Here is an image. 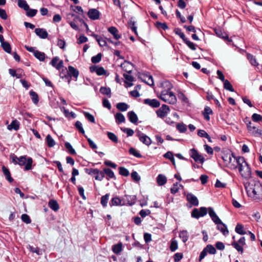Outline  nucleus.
Returning <instances> with one entry per match:
<instances>
[{
    "label": "nucleus",
    "mask_w": 262,
    "mask_h": 262,
    "mask_svg": "<svg viewBox=\"0 0 262 262\" xmlns=\"http://www.w3.org/2000/svg\"><path fill=\"white\" fill-rule=\"evenodd\" d=\"M104 174H106V179L109 180L110 179H116L114 172L110 168H105L103 169Z\"/></svg>",
    "instance_id": "c85d7f7f"
},
{
    "label": "nucleus",
    "mask_w": 262,
    "mask_h": 262,
    "mask_svg": "<svg viewBox=\"0 0 262 262\" xmlns=\"http://www.w3.org/2000/svg\"><path fill=\"white\" fill-rule=\"evenodd\" d=\"M109 194H106L103 195L101 198V204L103 207H105L107 206V202L109 199Z\"/></svg>",
    "instance_id": "de8ad7c7"
},
{
    "label": "nucleus",
    "mask_w": 262,
    "mask_h": 262,
    "mask_svg": "<svg viewBox=\"0 0 262 262\" xmlns=\"http://www.w3.org/2000/svg\"><path fill=\"white\" fill-rule=\"evenodd\" d=\"M162 86L166 89L162 90L158 97L165 102L175 104L177 99L174 94L170 91L172 88V84L168 81H165L162 83Z\"/></svg>",
    "instance_id": "f257e3e1"
},
{
    "label": "nucleus",
    "mask_w": 262,
    "mask_h": 262,
    "mask_svg": "<svg viewBox=\"0 0 262 262\" xmlns=\"http://www.w3.org/2000/svg\"><path fill=\"white\" fill-rule=\"evenodd\" d=\"M190 157L194 159L195 162H200L201 163H203L204 161V157L194 148L191 149L190 150Z\"/></svg>",
    "instance_id": "6e6552de"
},
{
    "label": "nucleus",
    "mask_w": 262,
    "mask_h": 262,
    "mask_svg": "<svg viewBox=\"0 0 262 262\" xmlns=\"http://www.w3.org/2000/svg\"><path fill=\"white\" fill-rule=\"evenodd\" d=\"M136 196L135 195H125L123 198L124 205H128L132 206L134 205L136 203Z\"/></svg>",
    "instance_id": "ddd939ff"
},
{
    "label": "nucleus",
    "mask_w": 262,
    "mask_h": 262,
    "mask_svg": "<svg viewBox=\"0 0 262 262\" xmlns=\"http://www.w3.org/2000/svg\"><path fill=\"white\" fill-rule=\"evenodd\" d=\"M108 31L113 35L115 39L118 40L121 38V35L119 34V31L115 27H111L108 28Z\"/></svg>",
    "instance_id": "b1692460"
},
{
    "label": "nucleus",
    "mask_w": 262,
    "mask_h": 262,
    "mask_svg": "<svg viewBox=\"0 0 262 262\" xmlns=\"http://www.w3.org/2000/svg\"><path fill=\"white\" fill-rule=\"evenodd\" d=\"M91 72H96L97 75H104L106 74V70L103 68L98 66H92L90 67Z\"/></svg>",
    "instance_id": "9b49d317"
},
{
    "label": "nucleus",
    "mask_w": 262,
    "mask_h": 262,
    "mask_svg": "<svg viewBox=\"0 0 262 262\" xmlns=\"http://www.w3.org/2000/svg\"><path fill=\"white\" fill-rule=\"evenodd\" d=\"M184 42L192 50L194 51V50H196V45L195 44H194L193 42H192L190 41V40H188L187 38Z\"/></svg>",
    "instance_id": "0e129e2a"
},
{
    "label": "nucleus",
    "mask_w": 262,
    "mask_h": 262,
    "mask_svg": "<svg viewBox=\"0 0 262 262\" xmlns=\"http://www.w3.org/2000/svg\"><path fill=\"white\" fill-rule=\"evenodd\" d=\"M100 92L103 95H107L109 98L111 97V90L110 88L101 87Z\"/></svg>",
    "instance_id": "58836bf2"
},
{
    "label": "nucleus",
    "mask_w": 262,
    "mask_h": 262,
    "mask_svg": "<svg viewBox=\"0 0 262 262\" xmlns=\"http://www.w3.org/2000/svg\"><path fill=\"white\" fill-rule=\"evenodd\" d=\"M180 187H183V186L181 184H179L178 183H176L173 184L172 187L170 189V192L172 194H175L178 192Z\"/></svg>",
    "instance_id": "79ce46f5"
},
{
    "label": "nucleus",
    "mask_w": 262,
    "mask_h": 262,
    "mask_svg": "<svg viewBox=\"0 0 262 262\" xmlns=\"http://www.w3.org/2000/svg\"><path fill=\"white\" fill-rule=\"evenodd\" d=\"M143 103L154 108L158 107L160 105V102L156 99H145L143 100Z\"/></svg>",
    "instance_id": "4468645a"
},
{
    "label": "nucleus",
    "mask_w": 262,
    "mask_h": 262,
    "mask_svg": "<svg viewBox=\"0 0 262 262\" xmlns=\"http://www.w3.org/2000/svg\"><path fill=\"white\" fill-rule=\"evenodd\" d=\"M1 47L3 50L8 53H10L11 52V47L10 43L8 42H5L1 44Z\"/></svg>",
    "instance_id": "49530a36"
},
{
    "label": "nucleus",
    "mask_w": 262,
    "mask_h": 262,
    "mask_svg": "<svg viewBox=\"0 0 262 262\" xmlns=\"http://www.w3.org/2000/svg\"><path fill=\"white\" fill-rule=\"evenodd\" d=\"M249 133L256 137H259L262 136V129L254 126L249 127Z\"/></svg>",
    "instance_id": "f3484780"
},
{
    "label": "nucleus",
    "mask_w": 262,
    "mask_h": 262,
    "mask_svg": "<svg viewBox=\"0 0 262 262\" xmlns=\"http://www.w3.org/2000/svg\"><path fill=\"white\" fill-rule=\"evenodd\" d=\"M178 242L174 239H172L170 243V250L172 252L175 251L178 249Z\"/></svg>",
    "instance_id": "3c124183"
},
{
    "label": "nucleus",
    "mask_w": 262,
    "mask_h": 262,
    "mask_svg": "<svg viewBox=\"0 0 262 262\" xmlns=\"http://www.w3.org/2000/svg\"><path fill=\"white\" fill-rule=\"evenodd\" d=\"M167 182L166 177L162 174H160L157 178V182L159 186L164 185Z\"/></svg>",
    "instance_id": "2f4dec72"
},
{
    "label": "nucleus",
    "mask_w": 262,
    "mask_h": 262,
    "mask_svg": "<svg viewBox=\"0 0 262 262\" xmlns=\"http://www.w3.org/2000/svg\"><path fill=\"white\" fill-rule=\"evenodd\" d=\"M2 170L6 177V179L10 182L12 183L13 182V179L11 177V173L9 170L5 166L2 167Z\"/></svg>",
    "instance_id": "c756f323"
},
{
    "label": "nucleus",
    "mask_w": 262,
    "mask_h": 262,
    "mask_svg": "<svg viewBox=\"0 0 262 262\" xmlns=\"http://www.w3.org/2000/svg\"><path fill=\"white\" fill-rule=\"evenodd\" d=\"M49 207L53 211H57L59 209V206L58 202L55 200H51L49 202Z\"/></svg>",
    "instance_id": "cd10ccee"
},
{
    "label": "nucleus",
    "mask_w": 262,
    "mask_h": 262,
    "mask_svg": "<svg viewBox=\"0 0 262 262\" xmlns=\"http://www.w3.org/2000/svg\"><path fill=\"white\" fill-rule=\"evenodd\" d=\"M112 251L116 254H119L122 251V243L120 242L112 246Z\"/></svg>",
    "instance_id": "7c9ffc66"
},
{
    "label": "nucleus",
    "mask_w": 262,
    "mask_h": 262,
    "mask_svg": "<svg viewBox=\"0 0 262 262\" xmlns=\"http://www.w3.org/2000/svg\"><path fill=\"white\" fill-rule=\"evenodd\" d=\"M17 163L20 166L25 165V170H29L32 169V164L33 160L31 158L29 157L27 159L26 156H21L17 159Z\"/></svg>",
    "instance_id": "7ed1b4c3"
},
{
    "label": "nucleus",
    "mask_w": 262,
    "mask_h": 262,
    "mask_svg": "<svg viewBox=\"0 0 262 262\" xmlns=\"http://www.w3.org/2000/svg\"><path fill=\"white\" fill-rule=\"evenodd\" d=\"M123 201V198L121 199L118 196H115L111 200L110 205L111 207L114 206H123L124 205V202Z\"/></svg>",
    "instance_id": "2eb2a0df"
},
{
    "label": "nucleus",
    "mask_w": 262,
    "mask_h": 262,
    "mask_svg": "<svg viewBox=\"0 0 262 262\" xmlns=\"http://www.w3.org/2000/svg\"><path fill=\"white\" fill-rule=\"evenodd\" d=\"M236 233L241 235L246 234V232L244 230V226L240 224H237L235 229Z\"/></svg>",
    "instance_id": "a18cd8bd"
},
{
    "label": "nucleus",
    "mask_w": 262,
    "mask_h": 262,
    "mask_svg": "<svg viewBox=\"0 0 262 262\" xmlns=\"http://www.w3.org/2000/svg\"><path fill=\"white\" fill-rule=\"evenodd\" d=\"M215 224L217 225V229L219 230L224 235H226L228 234L229 231L226 225L224 224L221 220L220 222H216Z\"/></svg>",
    "instance_id": "dca6fc26"
},
{
    "label": "nucleus",
    "mask_w": 262,
    "mask_h": 262,
    "mask_svg": "<svg viewBox=\"0 0 262 262\" xmlns=\"http://www.w3.org/2000/svg\"><path fill=\"white\" fill-rule=\"evenodd\" d=\"M102 54L101 53H98L96 56L92 57L91 61L93 63H97L100 61L101 60Z\"/></svg>",
    "instance_id": "6e6d98bb"
},
{
    "label": "nucleus",
    "mask_w": 262,
    "mask_h": 262,
    "mask_svg": "<svg viewBox=\"0 0 262 262\" xmlns=\"http://www.w3.org/2000/svg\"><path fill=\"white\" fill-rule=\"evenodd\" d=\"M76 128L78 130L79 133L84 135L85 132L83 128L82 124L79 121H77L75 124Z\"/></svg>",
    "instance_id": "603ef678"
},
{
    "label": "nucleus",
    "mask_w": 262,
    "mask_h": 262,
    "mask_svg": "<svg viewBox=\"0 0 262 262\" xmlns=\"http://www.w3.org/2000/svg\"><path fill=\"white\" fill-rule=\"evenodd\" d=\"M127 117L130 122L134 124H136L138 121V117L136 113L133 111H130L127 113Z\"/></svg>",
    "instance_id": "bb28decb"
},
{
    "label": "nucleus",
    "mask_w": 262,
    "mask_h": 262,
    "mask_svg": "<svg viewBox=\"0 0 262 262\" xmlns=\"http://www.w3.org/2000/svg\"><path fill=\"white\" fill-rule=\"evenodd\" d=\"M207 252L211 254H214L216 253L215 248L211 245H208L205 248Z\"/></svg>",
    "instance_id": "338daca9"
},
{
    "label": "nucleus",
    "mask_w": 262,
    "mask_h": 262,
    "mask_svg": "<svg viewBox=\"0 0 262 262\" xmlns=\"http://www.w3.org/2000/svg\"><path fill=\"white\" fill-rule=\"evenodd\" d=\"M120 66L123 70L129 74L132 71L133 64L128 61H124V62L122 63Z\"/></svg>",
    "instance_id": "412c9836"
},
{
    "label": "nucleus",
    "mask_w": 262,
    "mask_h": 262,
    "mask_svg": "<svg viewBox=\"0 0 262 262\" xmlns=\"http://www.w3.org/2000/svg\"><path fill=\"white\" fill-rule=\"evenodd\" d=\"M107 135L108 138L111 140H112V141H113L115 143H117L118 142V138L116 136V135H115L114 133H111V132H107Z\"/></svg>",
    "instance_id": "680f3d73"
},
{
    "label": "nucleus",
    "mask_w": 262,
    "mask_h": 262,
    "mask_svg": "<svg viewBox=\"0 0 262 262\" xmlns=\"http://www.w3.org/2000/svg\"><path fill=\"white\" fill-rule=\"evenodd\" d=\"M224 82V89L230 91V92H233L234 89L232 87V85L230 83V82L228 80H226Z\"/></svg>",
    "instance_id": "5fc2aeb1"
},
{
    "label": "nucleus",
    "mask_w": 262,
    "mask_h": 262,
    "mask_svg": "<svg viewBox=\"0 0 262 262\" xmlns=\"http://www.w3.org/2000/svg\"><path fill=\"white\" fill-rule=\"evenodd\" d=\"M93 36L95 38L101 47H104L106 46V41L103 39L101 37L99 36L98 35L94 34Z\"/></svg>",
    "instance_id": "f704fd0d"
},
{
    "label": "nucleus",
    "mask_w": 262,
    "mask_h": 262,
    "mask_svg": "<svg viewBox=\"0 0 262 262\" xmlns=\"http://www.w3.org/2000/svg\"><path fill=\"white\" fill-rule=\"evenodd\" d=\"M187 201L192 205L197 206L199 205V201L195 195L191 193H189L186 196Z\"/></svg>",
    "instance_id": "a211bd4d"
},
{
    "label": "nucleus",
    "mask_w": 262,
    "mask_h": 262,
    "mask_svg": "<svg viewBox=\"0 0 262 262\" xmlns=\"http://www.w3.org/2000/svg\"><path fill=\"white\" fill-rule=\"evenodd\" d=\"M84 117L91 122L92 123H95V120L94 117L90 114L89 112H84L83 113Z\"/></svg>",
    "instance_id": "052dcab7"
},
{
    "label": "nucleus",
    "mask_w": 262,
    "mask_h": 262,
    "mask_svg": "<svg viewBox=\"0 0 262 262\" xmlns=\"http://www.w3.org/2000/svg\"><path fill=\"white\" fill-rule=\"evenodd\" d=\"M212 113L213 112L211 108L208 106H206L203 112V115L205 119L207 121H209L210 120V117L209 116V115L212 114Z\"/></svg>",
    "instance_id": "473e14b6"
},
{
    "label": "nucleus",
    "mask_w": 262,
    "mask_h": 262,
    "mask_svg": "<svg viewBox=\"0 0 262 262\" xmlns=\"http://www.w3.org/2000/svg\"><path fill=\"white\" fill-rule=\"evenodd\" d=\"M20 126V123L16 119L12 121L10 124L7 126V128L9 130H11L12 129L14 130H18Z\"/></svg>",
    "instance_id": "5701e85b"
},
{
    "label": "nucleus",
    "mask_w": 262,
    "mask_h": 262,
    "mask_svg": "<svg viewBox=\"0 0 262 262\" xmlns=\"http://www.w3.org/2000/svg\"><path fill=\"white\" fill-rule=\"evenodd\" d=\"M136 135L139 138L140 141L147 146H149L151 143V139L139 130H136Z\"/></svg>",
    "instance_id": "0eeeda50"
},
{
    "label": "nucleus",
    "mask_w": 262,
    "mask_h": 262,
    "mask_svg": "<svg viewBox=\"0 0 262 262\" xmlns=\"http://www.w3.org/2000/svg\"><path fill=\"white\" fill-rule=\"evenodd\" d=\"M119 170V174L124 177H127L129 174L128 170L123 167H120Z\"/></svg>",
    "instance_id": "bf43d9fd"
},
{
    "label": "nucleus",
    "mask_w": 262,
    "mask_h": 262,
    "mask_svg": "<svg viewBox=\"0 0 262 262\" xmlns=\"http://www.w3.org/2000/svg\"><path fill=\"white\" fill-rule=\"evenodd\" d=\"M46 142L49 147H53L55 145V142L52 138L51 136L48 135L46 137Z\"/></svg>",
    "instance_id": "c03bdc74"
},
{
    "label": "nucleus",
    "mask_w": 262,
    "mask_h": 262,
    "mask_svg": "<svg viewBox=\"0 0 262 262\" xmlns=\"http://www.w3.org/2000/svg\"><path fill=\"white\" fill-rule=\"evenodd\" d=\"M231 245L238 252H240L241 253L243 252V246L238 243L234 242L231 244Z\"/></svg>",
    "instance_id": "4d7b16f0"
},
{
    "label": "nucleus",
    "mask_w": 262,
    "mask_h": 262,
    "mask_svg": "<svg viewBox=\"0 0 262 262\" xmlns=\"http://www.w3.org/2000/svg\"><path fill=\"white\" fill-rule=\"evenodd\" d=\"M238 171L242 177L245 179L248 180L251 178V170L248 163L243 166L242 167L238 169Z\"/></svg>",
    "instance_id": "39448f33"
},
{
    "label": "nucleus",
    "mask_w": 262,
    "mask_h": 262,
    "mask_svg": "<svg viewBox=\"0 0 262 262\" xmlns=\"http://www.w3.org/2000/svg\"><path fill=\"white\" fill-rule=\"evenodd\" d=\"M18 6L20 8L24 9L25 11L28 10L29 7V6L25 0H18Z\"/></svg>",
    "instance_id": "a19ab883"
},
{
    "label": "nucleus",
    "mask_w": 262,
    "mask_h": 262,
    "mask_svg": "<svg viewBox=\"0 0 262 262\" xmlns=\"http://www.w3.org/2000/svg\"><path fill=\"white\" fill-rule=\"evenodd\" d=\"M139 78L143 82L147 84L150 86H152L154 85V80L152 77L147 74H142L139 76Z\"/></svg>",
    "instance_id": "9d476101"
},
{
    "label": "nucleus",
    "mask_w": 262,
    "mask_h": 262,
    "mask_svg": "<svg viewBox=\"0 0 262 262\" xmlns=\"http://www.w3.org/2000/svg\"><path fill=\"white\" fill-rule=\"evenodd\" d=\"M35 32L37 36L42 39L47 38L48 36V32L43 29L36 28Z\"/></svg>",
    "instance_id": "4be33fe9"
},
{
    "label": "nucleus",
    "mask_w": 262,
    "mask_h": 262,
    "mask_svg": "<svg viewBox=\"0 0 262 262\" xmlns=\"http://www.w3.org/2000/svg\"><path fill=\"white\" fill-rule=\"evenodd\" d=\"M231 156H232L231 155H225L224 156L222 157V159L223 161L226 163V164H228V167L229 165H231V162L232 161V158Z\"/></svg>",
    "instance_id": "8fccbe9b"
},
{
    "label": "nucleus",
    "mask_w": 262,
    "mask_h": 262,
    "mask_svg": "<svg viewBox=\"0 0 262 262\" xmlns=\"http://www.w3.org/2000/svg\"><path fill=\"white\" fill-rule=\"evenodd\" d=\"M27 12H26V15L29 16V17H33L34 16L37 12V10H36V9H30V8L29 7V9L27 10H26Z\"/></svg>",
    "instance_id": "774afa93"
},
{
    "label": "nucleus",
    "mask_w": 262,
    "mask_h": 262,
    "mask_svg": "<svg viewBox=\"0 0 262 262\" xmlns=\"http://www.w3.org/2000/svg\"><path fill=\"white\" fill-rule=\"evenodd\" d=\"M207 213V209L205 207H201L199 209L194 208L191 212L192 217L199 219L206 215Z\"/></svg>",
    "instance_id": "423d86ee"
},
{
    "label": "nucleus",
    "mask_w": 262,
    "mask_h": 262,
    "mask_svg": "<svg viewBox=\"0 0 262 262\" xmlns=\"http://www.w3.org/2000/svg\"><path fill=\"white\" fill-rule=\"evenodd\" d=\"M174 32L176 34L178 35L181 38L183 39L184 41L186 40L187 38L185 37V35L183 32H182L181 30L179 28H177L174 30Z\"/></svg>",
    "instance_id": "e2e57ef3"
},
{
    "label": "nucleus",
    "mask_w": 262,
    "mask_h": 262,
    "mask_svg": "<svg viewBox=\"0 0 262 262\" xmlns=\"http://www.w3.org/2000/svg\"><path fill=\"white\" fill-rule=\"evenodd\" d=\"M30 95L31 96V99L33 102V103L35 104H37L38 102V96L37 93L31 90L30 92Z\"/></svg>",
    "instance_id": "37998d69"
},
{
    "label": "nucleus",
    "mask_w": 262,
    "mask_h": 262,
    "mask_svg": "<svg viewBox=\"0 0 262 262\" xmlns=\"http://www.w3.org/2000/svg\"><path fill=\"white\" fill-rule=\"evenodd\" d=\"M29 250L33 253H36L38 255H41L42 253V250L38 247H33L32 246H29Z\"/></svg>",
    "instance_id": "69168bd1"
},
{
    "label": "nucleus",
    "mask_w": 262,
    "mask_h": 262,
    "mask_svg": "<svg viewBox=\"0 0 262 262\" xmlns=\"http://www.w3.org/2000/svg\"><path fill=\"white\" fill-rule=\"evenodd\" d=\"M129 152L130 155H134L137 158H141L142 155L140 153L134 148H130L129 150Z\"/></svg>",
    "instance_id": "864d4df0"
},
{
    "label": "nucleus",
    "mask_w": 262,
    "mask_h": 262,
    "mask_svg": "<svg viewBox=\"0 0 262 262\" xmlns=\"http://www.w3.org/2000/svg\"><path fill=\"white\" fill-rule=\"evenodd\" d=\"M179 236L182 239V241L185 243L188 240L189 234L186 230H183L180 232Z\"/></svg>",
    "instance_id": "c9c22d12"
},
{
    "label": "nucleus",
    "mask_w": 262,
    "mask_h": 262,
    "mask_svg": "<svg viewBox=\"0 0 262 262\" xmlns=\"http://www.w3.org/2000/svg\"><path fill=\"white\" fill-rule=\"evenodd\" d=\"M245 187L249 196L254 200L262 198V186L259 182L252 181L245 184Z\"/></svg>",
    "instance_id": "f03ea898"
},
{
    "label": "nucleus",
    "mask_w": 262,
    "mask_h": 262,
    "mask_svg": "<svg viewBox=\"0 0 262 262\" xmlns=\"http://www.w3.org/2000/svg\"><path fill=\"white\" fill-rule=\"evenodd\" d=\"M85 170V172L88 174L92 176H94V177L97 175V174H98V169L97 168H86Z\"/></svg>",
    "instance_id": "09e8293b"
},
{
    "label": "nucleus",
    "mask_w": 262,
    "mask_h": 262,
    "mask_svg": "<svg viewBox=\"0 0 262 262\" xmlns=\"http://www.w3.org/2000/svg\"><path fill=\"white\" fill-rule=\"evenodd\" d=\"M116 121L117 124L123 123L125 122V119L123 115L120 113H117L115 115Z\"/></svg>",
    "instance_id": "72a5a7b5"
},
{
    "label": "nucleus",
    "mask_w": 262,
    "mask_h": 262,
    "mask_svg": "<svg viewBox=\"0 0 262 262\" xmlns=\"http://www.w3.org/2000/svg\"><path fill=\"white\" fill-rule=\"evenodd\" d=\"M208 213L212 220L215 223L216 222H220V219L218 216L216 214L215 212L213 210V209L211 207L208 208Z\"/></svg>",
    "instance_id": "393cba45"
},
{
    "label": "nucleus",
    "mask_w": 262,
    "mask_h": 262,
    "mask_svg": "<svg viewBox=\"0 0 262 262\" xmlns=\"http://www.w3.org/2000/svg\"><path fill=\"white\" fill-rule=\"evenodd\" d=\"M136 22L131 19L128 22V25L135 34L137 35V27L135 26Z\"/></svg>",
    "instance_id": "13d9d810"
},
{
    "label": "nucleus",
    "mask_w": 262,
    "mask_h": 262,
    "mask_svg": "<svg viewBox=\"0 0 262 262\" xmlns=\"http://www.w3.org/2000/svg\"><path fill=\"white\" fill-rule=\"evenodd\" d=\"M169 112V107L165 104H163L161 107L156 112L157 116L161 118H163L166 116L167 113Z\"/></svg>",
    "instance_id": "1a4fd4ad"
},
{
    "label": "nucleus",
    "mask_w": 262,
    "mask_h": 262,
    "mask_svg": "<svg viewBox=\"0 0 262 262\" xmlns=\"http://www.w3.org/2000/svg\"><path fill=\"white\" fill-rule=\"evenodd\" d=\"M59 60V58L58 57H55L50 62V64L57 70L60 71L61 70V68H63V62L62 60Z\"/></svg>",
    "instance_id": "f8f14e48"
},
{
    "label": "nucleus",
    "mask_w": 262,
    "mask_h": 262,
    "mask_svg": "<svg viewBox=\"0 0 262 262\" xmlns=\"http://www.w3.org/2000/svg\"><path fill=\"white\" fill-rule=\"evenodd\" d=\"M88 15L90 19L96 20L99 18L100 13L96 9H91L89 10Z\"/></svg>",
    "instance_id": "6ab92c4d"
},
{
    "label": "nucleus",
    "mask_w": 262,
    "mask_h": 262,
    "mask_svg": "<svg viewBox=\"0 0 262 262\" xmlns=\"http://www.w3.org/2000/svg\"><path fill=\"white\" fill-rule=\"evenodd\" d=\"M247 58L251 65L253 66H258V63L257 62L256 58L252 55L249 53L247 54Z\"/></svg>",
    "instance_id": "4c0bfd02"
},
{
    "label": "nucleus",
    "mask_w": 262,
    "mask_h": 262,
    "mask_svg": "<svg viewBox=\"0 0 262 262\" xmlns=\"http://www.w3.org/2000/svg\"><path fill=\"white\" fill-rule=\"evenodd\" d=\"M34 55L40 61H43L45 59V54L37 50L34 52Z\"/></svg>",
    "instance_id": "ea45409f"
},
{
    "label": "nucleus",
    "mask_w": 262,
    "mask_h": 262,
    "mask_svg": "<svg viewBox=\"0 0 262 262\" xmlns=\"http://www.w3.org/2000/svg\"><path fill=\"white\" fill-rule=\"evenodd\" d=\"M117 108L122 112H124L128 108V105L124 102H120L116 105Z\"/></svg>",
    "instance_id": "e433bc0d"
},
{
    "label": "nucleus",
    "mask_w": 262,
    "mask_h": 262,
    "mask_svg": "<svg viewBox=\"0 0 262 262\" xmlns=\"http://www.w3.org/2000/svg\"><path fill=\"white\" fill-rule=\"evenodd\" d=\"M232 157L236 160L237 165L235 166L234 164H231L229 166V167L231 169H235L237 168L239 169L243 166L245 165L247 163L246 162L245 159L243 157H235L232 154Z\"/></svg>",
    "instance_id": "20e7f679"
},
{
    "label": "nucleus",
    "mask_w": 262,
    "mask_h": 262,
    "mask_svg": "<svg viewBox=\"0 0 262 262\" xmlns=\"http://www.w3.org/2000/svg\"><path fill=\"white\" fill-rule=\"evenodd\" d=\"M68 75H70V78L71 79V77L73 76L76 80L79 75V71L71 66L68 67Z\"/></svg>",
    "instance_id": "aec40b11"
},
{
    "label": "nucleus",
    "mask_w": 262,
    "mask_h": 262,
    "mask_svg": "<svg viewBox=\"0 0 262 262\" xmlns=\"http://www.w3.org/2000/svg\"><path fill=\"white\" fill-rule=\"evenodd\" d=\"M61 71H59L60 72V77L61 78H65L68 80V83H70L71 81V79L70 78V75H68V71L67 68L63 67V68H61Z\"/></svg>",
    "instance_id": "a878e982"
}]
</instances>
